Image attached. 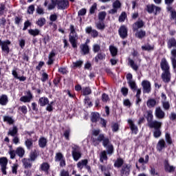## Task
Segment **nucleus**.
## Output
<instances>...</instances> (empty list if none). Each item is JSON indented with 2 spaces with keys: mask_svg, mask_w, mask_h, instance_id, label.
<instances>
[{
  "mask_svg": "<svg viewBox=\"0 0 176 176\" xmlns=\"http://www.w3.org/2000/svg\"><path fill=\"white\" fill-rule=\"evenodd\" d=\"M96 27H97L98 30H105V23H104L103 21L98 22L96 24Z\"/></svg>",
  "mask_w": 176,
  "mask_h": 176,
  "instance_id": "obj_62",
  "label": "nucleus"
},
{
  "mask_svg": "<svg viewBox=\"0 0 176 176\" xmlns=\"http://www.w3.org/2000/svg\"><path fill=\"white\" fill-rule=\"evenodd\" d=\"M28 34L35 38V36L41 35V30L39 29H30L28 30Z\"/></svg>",
  "mask_w": 176,
  "mask_h": 176,
  "instance_id": "obj_33",
  "label": "nucleus"
},
{
  "mask_svg": "<svg viewBox=\"0 0 176 176\" xmlns=\"http://www.w3.org/2000/svg\"><path fill=\"white\" fill-rule=\"evenodd\" d=\"M40 170L43 171L46 175H48L49 170H50V164L47 162H43L40 166Z\"/></svg>",
  "mask_w": 176,
  "mask_h": 176,
  "instance_id": "obj_20",
  "label": "nucleus"
},
{
  "mask_svg": "<svg viewBox=\"0 0 176 176\" xmlns=\"http://www.w3.org/2000/svg\"><path fill=\"white\" fill-rule=\"evenodd\" d=\"M73 68L74 69L76 68H82V65H83V61L82 60H76V62H73Z\"/></svg>",
  "mask_w": 176,
  "mask_h": 176,
  "instance_id": "obj_48",
  "label": "nucleus"
},
{
  "mask_svg": "<svg viewBox=\"0 0 176 176\" xmlns=\"http://www.w3.org/2000/svg\"><path fill=\"white\" fill-rule=\"evenodd\" d=\"M121 93L124 97H126V96L129 94V88L126 87H122L121 88Z\"/></svg>",
  "mask_w": 176,
  "mask_h": 176,
  "instance_id": "obj_55",
  "label": "nucleus"
},
{
  "mask_svg": "<svg viewBox=\"0 0 176 176\" xmlns=\"http://www.w3.org/2000/svg\"><path fill=\"white\" fill-rule=\"evenodd\" d=\"M167 148V144H166V141L164 139H161L158 141L156 146V149L158 152H162L163 149Z\"/></svg>",
  "mask_w": 176,
  "mask_h": 176,
  "instance_id": "obj_16",
  "label": "nucleus"
},
{
  "mask_svg": "<svg viewBox=\"0 0 176 176\" xmlns=\"http://www.w3.org/2000/svg\"><path fill=\"white\" fill-rule=\"evenodd\" d=\"M111 129L113 133H116L117 131H119V124L118 122H116L111 125Z\"/></svg>",
  "mask_w": 176,
  "mask_h": 176,
  "instance_id": "obj_53",
  "label": "nucleus"
},
{
  "mask_svg": "<svg viewBox=\"0 0 176 176\" xmlns=\"http://www.w3.org/2000/svg\"><path fill=\"white\" fill-rule=\"evenodd\" d=\"M58 72H60L62 75H67L68 74V70H67V68L65 67H59Z\"/></svg>",
  "mask_w": 176,
  "mask_h": 176,
  "instance_id": "obj_61",
  "label": "nucleus"
},
{
  "mask_svg": "<svg viewBox=\"0 0 176 176\" xmlns=\"http://www.w3.org/2000/svg\"><path fill=\"white\" fill-rule=\"evenodd\" d=\"M72 156L74 162H78L82 157V153L80 152V147L79 146L74 144L72 147Z\"/></svg>",
  "mask_w": 176,
  "mask_h": 176,
  "instance_id": "obj_7",
  "label": "nucleus"
},
{
  "mask_svg": "<svg viewBox=\"0 0 176 176\" xmlns=\"http://www.w3.org/2000/svg\"><path fill=\"white\" fill-rule=\"evenodd\" d=\"M8 158L6 157H0V166L1 173L3 174V175H6L8 174V172H6V169L8 168Z\"/></svg>",
  "mask_w": 176,
  "mask_h": 176,
  "instance_id": "obj_10",
  "label": "nucleus"
},
{
  "mask_svg": "<svg viewBox=\"0 0 176 176\" xmlns=\"http://www.w3.org/2000/svg\"><path fill=\"white\" fill-rule=\"evenodd\" d=\"M47 145V139L45 137H41L38 140V146L43 149Z\"/></svg>",
  "mask_w": 176,
  "mask_h": 176,
  "instance_id": "obj_29",
  "label": "nucleus"
},
{
  "mask_svg": "<svg viewBox=\"0 0 176 176\" xmlns=\"http://www.w3.org/2000/svg\"><path fill=\"white\" fill-rule=\"evenodd\" d=\"M100 119V113H92L91 116V122L92 123H97Z\"/></svg>",
  "mask_w": 176,
  "mask_h": 176,
  "instance_id": "obj_37",
  "label": "nucleus"
},
{
  "mask_svg": "<svg viewBox=\"0 0 176 176\" xmlns=\"http://www.w3.org/2000/svg\"><path fill=\"white\" fill-rule=\"evenodd\" d=\"M129 63L130 64L131 67L133 69V71H138V65L135 64L133 59H129Z\"/></svg>",
  "mask_w": 176,
  "mask_h": 176,
  "instance_id": "obj_47",
  "label": "nucleus"
},
{
  "mask_svg": "<svg viewBox=\"0 0 176 176\" xmlns=\"http://www.w3.org/2000/svg\"><path fill=\"white\" fill-rule=\"evenodd\" d=\"M127 19V14L126 13V12H122L119 18H118V21L120 23H124V21Z\"/></svg>",
  "mask_w": 176,
  "mask_h": 176,
  "instance_id": "obj_45",
  "label": "nucleus"
},
{
  "mask_svg": "<svg viewBox=\"0 0 176 176\" xmlns=\"http://www.w3.org/2000/svg\"><path fill=\"white\" fill-rule=\"evenodd\" d=\"M22 163H23V168L25 170L32 168V162L29 158H23Z\"/></svg>",
  "mask_w": 176,
  "mask_h": 176,
  "instance_id": "obj_17",
  "label": "nucleus"
},
{
  "mask_svg": "<svg viewBox=\"0 0 176 176\" xmlns=\"http://www.w3.org/2000/svg\"><path fill=\"white\" fill-rule=\"evenodd\" d=\"M146 116L144 118L147 120L148 126L150 129H154L153 137L154 138H159L162 136V122L153 120V112L151 110L146 111Z\"/></svg>",
  "mask_w": 176,
  "mask_h": 176,
  "instance_id": "obj_2",
  "label": "nucleus"
},
{
  "mask_svg": "<svg viewBox=\"0 0 176 176\" xmlns=\"http://www.w3.org/2000/svg\"><path fill=\"white\" fill-rule=\"evenodd\" d=\"M148 108H155L156 107V100L154 98H150L146 102Z\"/></svg>",
  "mask_w": 176,
  "mask_h": 176,
  "instance_id": "obj_36",
  "label": "nucleus"
},
{
  "mask_svg": "<svg viewBox=\"0 0 176 176\" xmlns=\"http://www.w3.org/2000/svg\"><path fill=\"white\" fill-rule=\"evenodd\" d=\"M168 49H173V47L176 48V39L174 37H171L167 41Z\"/></svg>",
  "mask_w": 176,
  "mask_h": 176,
  "instance_id": "obj_28",
  "label": "nucleus"
},
{
  "mask_svg": "<svg viewBox=\"0 0 176 176\" xmlns=\"http://www.w3.org/2000/svg\"><path fill=\"white\" fill-rule=\"evenodd\" d=\"M17 133H19L17 126H13L12 129L8 132V135H11V137H16V135H17Z\"/></svg>",
  "mask_w": 176,
  "mask_h": 176,
  "instance_id": "obj_39",
  "label": "nucleus"
},
{
  "mask_svg": "<svg viewBox=\"0 0 176 176\" xmlns=\"http://www.w3.org/2000/svg\"><path fill=\"white\" fill-rule=\"evenodd\" d=\"M8 102H9L8 95L2 94L0 96V105H1L2 107H5L6 105H8Z\"/></svg>",
  "mask_w": 176,
  "mask_h": 176,
  "instance_id": "obj_25",
  "label": "nucleus"
},
{
  "mask_svg": "<svg viewBox=\"0 0 176 176\" xmlns=\"http://www.w3.org/2000/svg\"><path fill=\"white\" fill-rule=\"evenodd\" d=\"M9 148L10 150L8 151V153L10 155V159H11V160L16 159V155H17L19 157H24V155H25V150H24L23 147L19 146L16 148V150H13L12 146H10Z\"/></svg>",
  "mask_w": 176,
  "mask_h": 176,
  "instance_id": "obj_4",
  "label": "nucleus"
},
{
  "mask_svg": "<svg viewBox=\"0 0 176 176\" xmlns=\"http://www.w3.org/2000/svg\"><path fill=\"white\" fill-rule=\"evenodd\" d=\"M97 10V3H94L89 8V14H94Z\"/></svg>",
  "mask_w": 176,
  "mask_h": 176,
  "instance_id": "obj_51",
  "label": "nucleus"
},
{
  "mask_svg": "<svg viewBox=\"0 0 176 176\" xmlns=\"http://www.w3.org/2000/svg\"><path fill=\"white\" fill-rule=\"evenodd\" d=\"M23 22V18L21 16H15L14 17V24L16 25H20V23Z\"/></svg>",
  "mask_w": 176,
  "mask_h": 176,
  "instance_id": "obj_56",
  "label": "nucleus"
},
{
  "mask_svg": "<svg viewBox=\"0 0 176 176\" xmlns=\"http://www.w3.org/2000/svg\"><path fill=\"white\" fill-rule=\"evenodd\" d=\"M162 107L165 111H168L170 109V102H163Z\"/></svg>",
  "mask_w": 176,
  "mask_h": 176,
  "instance_id": "obj_63",
  "label": "nucleus"
},
{
  "mask_svg": "<svg viewBox=\"0 0 176 176\" xmlns=\"http://www.w3.org/2000/svg\"><path fill=\"white\" fill-rule=\"evenodd\" d=\"M70 34H69V42L71 43L73 49H76L78 47V35L76 34V31L75 30V26L74 25H70Z\"/></svg>",
  "mask_w": 176,
  "mask_h": 176,
  "instance_id": "obj_5",
  "label": "nucleus"
},
{
  "mask_svg": "<svg viewBox=\"0 0 176 176\" xmlns=\"http://www.w3.org/2000/svg\"><path fill=\"white\" fill-rule=\"evenodd\" d=\"M142 50H144V52H153L155 50V45H151V44L147 43L142 46Z\"/></svg>",
  "mask_w": 176,
  "mask_h": 176,
  "instance_id": "obj_32",
  "label": "nucleus"
},
{
  "mask_svg": "<svg viewBox=\"0 0 176 176\" xmlns=\"http://www.w3.org/2000/svg\"><path fill=\"white\" fill-rule=\"evenodd\" d=\"M87 163H89V161L87 160H82L77 163V167L78 168H80V170H82V168H83V166H85Z\"/></svg>",
  "mask_w": 176,
  "mask_h": 176,
  "instance_id": "obj_41",
  "label": "nucleus"
},
{
  "mask_svg": "<svg viewBox=\"0 0 176 176\" xmlns=\"http://www.w3.org/2000/svg\"><path fill=\"white\" fill-rule=\"evenodd\" d=\"M12 76H14V78L15 79H19V80H20V82H25V80H27V77L22 76H19V74H17V71L16 70H12Z\"/></svg>",
  "mask_w": 176,
  "mask_h": 176,
  "instance_id": "obj_27",
  "label": "nucleus"
},
{
  "mask_svg": "<svg viewBox=\"0 0 176 176\" xmlns=\"http://www.w3.org/2000/svg\"><path fill=\"white\" fill-rule=\"evenodd\" d=\"M106 17H107V12L102 11L99 12L98 20H100V21H104Z\"/></svg>",
  "mask_w": 176,
  "mask_h": 176,
  "instance_id": "obj_46",
  "label": "nucleus"
},
{
  "mask_svg": "<svg viewBox=\"0 0 176 176\" xmlns=\"http://www.w3.org/2000/svg\"><path fill=\"white\" fill-rule=\"evenodd\" d=\"M55 1L60 10H65L69 8V1L68 0H55Z\"/></svg>",
  "mask_w": 176,
  "mask_h": 176,
  "instance_id": "obj_8",
  "label": "nucleus"
},
{
  "mask_svg": "<svg viewBox=\"0 0 176 176\" xmlns=\"http://www.w3.org/2000/svg\"><path fill=\"white\" fill-rule=\"evenodd\" d=\"M142 87L143 88L144 94H149V92L152 91V87L151 85V82L148 80H144L142 82Z\"/></svg>",
  "mask_w": 176,
  "mask_h": 176,
  "instance_id": "obj_11",
  "label": "nucleus"
},
{
  "mask_svg": "<svg viewBox=\"0 0 176 176\" xmlns=\"http://www.w3.org/2000/svg\"><path fill=\"white\" fill-rule=\"evenodd\" d=\"M128 85L133 91H135L138 89V86H137V83L134 80L128 82Z\"/></svg>",
  "mask_w": 176,
  "mask_h": 176,
  "instance_id": "obj_42",
  "label": "nucleus"
},
{
  "mask_svg": "<svg viewBox=\"0 0 176 176\" xmlns=\"http://www.w3.org/2000/svg\"><path fill=\"white\" fill-rule=\"evenodd\" d=\"M109 51L112 57H116V56H118V48H116V47L111 45L109 47Z\"/></svg>",
  "mask_w": 176,
  "mask_h": 176,
  "instance_id": "obj_40",
  "label": "nucleus"
},
{
  "mask_svg": "<svg viewBox=\"0 0 176 176\" xmlns=\"http://www.w3.org/2000/svg\"><path fill=\"white\" fill-rule=\"evenodd\" d=\"M102 102H108V101H109V96L105 93H103L102 94Z\"/></svg>",
  "mask_w": 176,
  "mask_h": 176,
  "instance_id": "obj_58",
  "label": "nucleus"
},
{
  "mask_svg": "<svg viewBox=\"0 0 176 176\" xmlns=\"http://www.w3.org/2000/svg\"><path fill=\"white\" fill-rule=\"evenodd\" d=\"M113 166L116 168H120V167H123V166H124V160H123L122 157L117 158V160L114 162Z\"/></svg>",
  "mask_w": 176,
  "mask_h": 176,
  "instance_id": "obj_23",
  "label": "nucleus"
},
{
  "mask_svg": "<svg viewBox=\"0 0 176 176\" xmlns=\"http://www.w3.org/2000/svg\"><path fill=\"white\" fill-rule=\"evenodd\" d=\"M41 76L42 77L41 78V80L43 83H45V82H46L49 79V74H47V73H43Z\"/></svg>",
  "mask_w": 176,
  "mask_h": 176,
  "instance_id": "obj_59",
  "label": "nucleus"
},
{
  "mask_svg": "<svg viewBox=\"0 0 176 176\" xmlns=\"http://www.w3.org/2000/svg\"><path fill=\"white\" fill-rule=\"evenodd\" d=\"M144 25H145V22L142 19H139L132 25V30L133 32H135V31H138L140 28H144Z\"/></svg>",
  "mask_w": 176,
  "mask_h": 176,
  "instance_id": "obj_12",
  "label": "nucleus"
},
{
  "mask_svg": "<svg viewBox=\"0 0 176 176\" xmlns=\"http://www.w3.org/2000/svg\"><path fill=\"white\" fill-rule=\"evenodd\" d=\"M38 104L40 107H46L49 104V98L47 97H41L38 100Z\"/></svg>",
  "mask_w": 176,
  "mask_h": 176,
  "instance_id": "obj_30",
  "label": "nucleus"
},
{
  "mask_svg": "<svg viewBox=\"0 0 176 176\" xmlns=\"http://www.w3.org/2000/svg\"><path fill=\"white\" fill-rule=\"evenodd\" d=\"M128 123L129 124V127L131 129V131L133 134H138V127L135 126V124H134V122L131 119L128 120Z\"/></svg>",
  "mask_w": 176,
  "mask_h": 176,
  "instance_id": "obj_22",
  "label": "nucleus"
},
{
  "mask_svg": "<svg viewBox=\"0 0 176 176\" xmlns=\"http://www.w3.org/2000/svg\"><path fill=\"white\" fill-rule=\"evenodd\" d=\"M160 68L162 71L161 78L164 83H169L171 81V72H170V65L166 58H163L160 62Z\"/></svg>",
  "mask_w": 176,
  "mask_h": 176,
  "instance_id": "obj_3",
  "label": "nucleus"
},
{
  "mask_svg": "<svg viewBox=\"0 0 176 176\" xmlns=\"http://www.w3.org/2000/svg\"><path fill=\"white\" fill-rule=\"evenodd\" d=\"M121 6H122V3L119 0H116L113 3V8H114L115 9L118 10L120 8Z\"/></svg>",
  "mask_w": 176,
  "mask_h": 176,
  "instance_id": "obj_57",
  "label": "nucleus"
},
{
  "mask_svg": "<svg viewBox=\"0 0 176 176\" xmlns=\"http://www.w3.org/2000/svg\"><path fill=\"white\" fill-rule=\"evenodd\" d=\"M92 91H91V87H82L81 94L82 96H90L91 94Z\"/></svg>",
  "mask_w": 176,
  "mask_h": 176,
  "instance_id": "obj_31",
  "label": "nucleus"
},
{
  "mask_svg": "<svg viewBox=\"0 0 176 176\" xmlns=\"http://www.w3.org/2000/svg\"><path fill=\"white\" fill-rule=\"evenodd\" d=\"M165 140H166L168 145H172V144H173V139L171 138V135H170V133H166L165 134Z\"/></svg>",
  "mask_w": 176,
  "mask_h": 176,
  "instance_id": "obj_49",
  "label": "nucleus"
},
{
  "mask_svg": "<svg viewBox=\"0 0 176 176\" xmlns=\"http://www.w3.org/2000/svg\"><path fill=\"white\" fill-rule=\"evenodd\" d=\"M106 55L103 52L98 53L97 56L95 57L94 61L95 63H98V61H101L102 60H105Z\"/></svg>",
  "mask_w": 176,
  "mask_h": 176,
  "instance_id": "obj_34",
  "label": "nucleus"
},
{
  "mask_svg": "<svg viewBox=\"0 0 176 176\" xmlns=\"http://www.w3.org/2000/svg\"><path fill=\"white\" fill-rule=\"evenodd\" d=\"M71 134V130L67 129L64 131L63 135L67 141H69V135Z\"/></svg>",
  "mask_w": 176,
  "mask_h": 176,
  "instance_id": "obj_60",
  "label": "nucleus"
},
{
  "mask_svg": "<svg viewBox=\"0 0 176 176\" xmlns=\"http://www.w3.org/2000/svg\"><path fill=\"white\" fill-rule=\"evenodd\" d=\"M155 8H156V6L155 4L147 5L146 12L151 14V13H153V12H155Z\"/></svg>",
  "mask_w": 176,
  "mask_h": 176,
  "instance_id": "obj_44",
  "label": "nucleus"
},
{
  "mask_svg": "<svg viewBox=\"0 0 176 176\" xmlns=\"http://www.w3.org/2000/svg\"><path fill=\"white\" fill-rule=\"evenodd\" d=\"M10 45H12V42L10 40L2 41L0 39V46H1V51L4 54V56H8L10 53V48L9 47Z\"/></svg>",
  "mask_w": 176,
  "mask_h": 176,
  "instance_id": "obj_6",
  "label": "nucleus"
},
{
  "mask_svg": "<svg viewBox=\"0 0 176 176\" xmlns=\"http://www.w3.org/2000/svg\"><path fill=\"white\" fill-rule=\"evenodd\" d=\"M128 29L126 25H122L120 27L118 30V34L120 35V37L122 38V39H126V37L128 36Z\"/></svg>",
  "mask_w": 176,
  "mask_h": 176,
  "instance_id": "obj_13",
  "label": "nucleus"
},
{
  "mask_svg": "<svg viewBox=\"0 0 176 176\" xmlns=\"http://www.w3.org/2000/svg\"><path fill=\"white\" fill-rule=\"evenodd\" d=\"M164 170L166 173H174L175 171V166L170 165L168 160H165L164 163Z\"/></svg>",
  "mask_w": 176,
  "mask_h": 176,
  "instance_id": "obj_15",
  "label": "nucleus"
},
{
  "mask_svg": "<svg viewBox=\"0 0 176 176\" xmlns=\"http://www.w3.org/2000/svg\"><path fill=\"white\" fill-rule=\"evenodd\" d=\"M54 57H56V50H52L48 56L47 65H52V64H54V58H53Z\"/></svg>",
  "mask_w": 176,
  "mask_h": 176,
  "instance_id": "obj_21",
  "label": "nucleus"
},
{
  "mask_svg": "<svg viewBox=\"0 0 176 176\" xmlns=\"http://www.w3.org/2000/svg\"><path fill=\"white\" fill-rule=\"evenodd\" d=\"M36 24L38 25V27H43V25L46 24V19H45V17L38 19Z\"/></svg>",
  "mask_w": 176,
  "mask_h": 176,
  "instance_id": "obj_43",
  "label": "nucleus"
},
{
  "mask_svg": "<svg viewBox=\"0 0 176 176\" xmlns=\"http://www.w3.org/2000/svg\"><path fill=\"white\" fill-rule=\"evenodd\" d=\"M60 176H69V172L68 170H65V169H63L60 171Z\"/></svg>",
  "mask_w": 176,
  "mask_h": 176,
  "instance_id": "obj_64",
  "label": "nucleus"
},
{
  "mask_svg": "<svg viewBox=\"0 0 176 176\" xmlns=\"http://www.w3.org/2000/svg\"><path fill=\"white\" fill-rule=\"evenodd\" d=\"M155 116L157 119H164L166 113L163 111L160 107H156L155 109Z\"/></svg>",
  "mask_w": 176,
  "mask_h": 176,
  "instance_id": "obj_19",
  "label": "nucleus"
},
{
  "mask_svg": "<svg viewBox=\"0 0 176 176\" xmlns=\"http://www.w3.org/2000/svg\"><path fill=\"white\" fill-rule=\"evenodd\" d=\"M34 96H32V94L31 93V91H27V96H23L20 98L19 100L21 102H31V100Z\"/></svg>",
  "mask_w": 176,
  "mask_h": 176,
  "instance_id": "obj_14",
  "label": "nucleus"
},
{
  "mask_svg": "<svg viewBox=\"0 0 176 176\" xmlns=\"http://www.w3.org/2000/svg\"><path fill=\"white\" fill-rule=\"evenodd\" d=\"M101 131L100 129H95L92 131V135L97 138H91V142L94 146H98L100 143L102 142L104 148H107V151H102L100 153V162L104 163V160H108L107 155H113L114 148L113 144L111 143L109 138L105 137L104 133H100Z\"/></svg>",
  "mask_w": 176,
  "mask_h": 176,
  "instance_id": "obj_1",
  "label": "nucleus"
},
{
  "mask_svg": "<svg viewBox=\"0 0 176 176\" xmlns=\"http://www.w3.org/2000/svg\"><path fill=\"white\" fill-rule=\"evenodd\" d=\"M25 145L27 149L30 151V149L34 147V142H32V139H27L25 141Z\"/></svg>",
  "mask_w": 176,
  "mask_h": 176,
  "instance_id": "obj_38",
  "label": "nucleus"
},
{
  "mask_svg": "<svg viewBox=\"0 0 176 176\" xmlns=\"http://www.w3.org/2000/svg\"><path fill=\"white\" fill-rule=\"evenodd\" d=\"M80 48L84 56H86V54H89V53H90V49L89 48V45H87V43L81 44L80 46Z\"/></svg>",
  "mask_w": 176,
  "mask_h": 176,
  "instance_id": "obj_26",
  "label": "nucleus"
},
{
  "mask_svg": "<svg viewBox=\"0 0 176 176\" xmlns=\"http://www.w3.org/2000/svg\"><path fill=\"white\" fill-rule=\"evenodd\" d=\"M136 33L135 34V38L138 39H144L145 36H146V32L143 30H136Z\"/></svg>",
  "mask_w": 176,
  "mask_h": 176,
  "instance_id": "obj_24",
  "label": "nucleus"
},
{
  "mask_svg": "<svg viewBox=\"0 0 176 176\" xmlns=\"http://www.w3.org/2000/svg\"><path fill=\"white\" fill-rule=\"evenodd\" d=\"M19 169V164H14L12 166V174H14L15 175H17V170Z\"/></svg>",
  "mask_w": 176,
  "mask_h": 176,
  "instance_id": "obj_54",
  "label": "nucleus"
},
{
  "mask_svg": "<svg viewBox=\"0 0 176 176\" xmlns=\"http://www.w3.org/2000/svg\"><path fill=\"white\" fill-rule=\"evenodd\" d=\"M3 122H5L6 123H8V124H10V125L14 124V120L13 119V118L9 116H4L3 117Z\"/></svg>",
  "mask_w": 176,
  "mask_h": 176,
  "instance_id": "obj_35",
  "label": "nucleus"
},
{
  "mask_svg": "<svg viewBox=\"0 0 176 176\" xmlns=\"http://www.w3.org/2000/svg\"><path fill=\"white\" fill-rule=\"evenodd\" d=\"M131 173V165L129 164H124L120 170V176H129Z\"/></svg>",
  "mask_w": 176,
  "mask_h": 176,
  "instance_id": "obj_9",
  "label": "nucleus"
},
{
  "mask_svg": "<svg viewBox=\"0 0 176 176\" xmlns=\"http://www.w3.org/2000/svg\"><path fill=\"white\" fill-rule=\"evenodd\" d=\"M23 31H27V30H28L29 27H31L32 23H30V21L29 20H27L26 21L24 22L23 23Z\"/></svg>",
  "mask_w": 176,
  "mask_h": 176,
  "instance_id": "obj_52",
  "label": "nucleus"
},
{
  "mask_svg": "<svg viewBox=\"0 0 176 176\" xmlns=\"http://www.w3.org/2000/svg\"><path fill=\"white\" fill-rule=\"evenodd\" d=\"M65 158L64 155H63L61 153H56L55 155V162H60Z\"/></svg>",
  "mask_w": 176,
  "mask_h": 176,
  "instance_id": "obj_50",
  "label": "nucleus"
},
{
  "mask_svg": "<svg viewBox=\"0 0 176 176\" xmlns=\"http://www.w3.org/2000/svg\"><path fill=\"white\" fill-rule=\"evenodd\" d=\"M38 157H39V151H36V149L30 151L29 154V160H31V162H36Z\"/></svg>",
  "mask_w": 176,
  "mask_h": 176,
  "instance_id": "obj_18",
  "label": "nucleus"
}]
</instances>
